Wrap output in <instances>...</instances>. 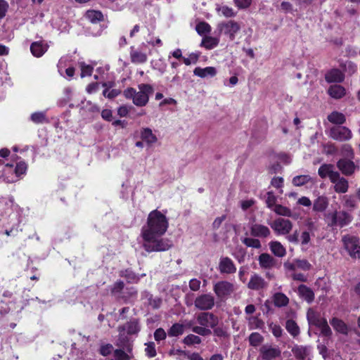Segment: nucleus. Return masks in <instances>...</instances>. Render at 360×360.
I'll list each match as a JSON object with an SVG mask.
<instances>
[{
	"label": "nucleus",
	"mask_w": 360,
	"mask_h": 360,
	"mask_svg": "<svg viewBox=\"0 0 360 360\" xmlns=\"http://www.w3.org/2000/svg\"><path fill=\"white\" fill-rule=\"evenodd\" d=\"M168 226V219L164 214L157 210L149 213L147 224L141 229L143 247L147 252L165 251L171 247L168 240L160 238Z\"/></svg>",
	"instance_id": "1"
},
{
	"label": "nucleus",
	"mask_w": 360,
	"mask_h": 360,
	"mask_svg": "<svg viewBox=\"0 0 360 360\" xmlns=\"http://www.w3.org/2000/svg\"><path fill=\"white\" fill-rule=\"evenodd\" d=\"M195 318L198 326H193V322L191 321L188 322L186 326L192 327L191 330L193 333L202 336L210 335L212 331L210 328H214L219 323L218 317L210 312H200L196 315Z\"/></svg>",
	"instance_id": "2"
},
{
	"label": "nucleus",
	"mask_w": 360,
	"mask_h": 360,
	"mask_svg": "<svg viewBox=\"0 0 360 360\" xmlns=\"http://www.w3.org/2000/svg\"><path fill=\"white\" fill-rule=\"evenodd\" d=\"M139 91L134 88H127L124 91V96L129 99H132L133 103L139 107L145 106L149 101V96L153 91L151 85L141 84L138 86Z\"/></svg>",
	"instance_id": "3"
},
{
	"label": "nucleus",
	"mask_w": 360,
	"mask_h": 360,
	"mask_svg": "<svg viewBox=\"0 0 360 360\" xmlns=\"http://www.w3.org/2000/svg\"><path fill=\"white\" fill-rule=\"evenodd\" d=\"M325 219L328 226L342 228L352 221L353 216L345 210H335L326 213Z\"/></svg>",
	"instance_id": "4"
},
{
	"label": "nucleus",
	"mask_w": 360,
	"mask_h": 360,
	"mask_svg": "<svg viewBox=\"0 0 360 360\" xmlns=\"http://www.w3.org/2000/svg\"><path fill=\"white\" fill-rule=\"evenodd\" d=\"M307 318L309 325L317 327L323 335L326 337L331 335L332 331L326 319L321 316L319 313L312 309H309L307 314Z\"/></svg>",
	"instance_id": "5"
},
{
	"label": "nucleus",
	"mask_w": 360,
	"mask_h": 360,
	"mask_svg": "<svg viewBox=\"0 0 360 360\" xmlns=\"http://www.w3.org/2000/svg\"><path fill=\"white\" fill-rule=\"evenodd\" d=\"M236 290L235 285L227 281H220L213 285V291L221 300L227 299Z\"/></svg>",
	"instance_id": "6"
},
{
	"label": "nucleus",
	"mask_w": 360,
	"mask_h": 360,
	"mask_svg": "<svg viewBox=\"0 0 360 360\" xmlns=\"http://www.w3.org/2000/svg\"><path fill=\"white\" fill-rule=\"evenodd\" d=\"M276 235L285 236L289 234L293 227L292 222L285 218L278 217L269 223Z\"/></svg>",
	"instance_id": "7"
},
{
	"label": "nucleus",
	"mask_w": 360,
	"mask_h": 360,
	"mask_svg": "<svg viewBox=\"0 0 360 360\" xmlns=\"http://www.w3.org/2000/svg\"><path fill=\"white\" fill-rule=\"evenodd\" d=\"M217 28L221 34L233 41L235 39L236 35L240 32L241 27L238 22L231 20L219 23Z\"/></svg>",
	"instance_id": "8"
},
{
	"label": "nucleus",
	"mask_w": 360,
	"mask_h": 360,
	"mask_svg": "<svg viewBox=\"0 0 360 360\" xmlns=\"http://www.w3.org/2000/svg\"><path fill=\"white\" fill-rule=\"evenodd\" d=\"M342 240L345 249L352 257L360 258V245L356 237L347 235L342 237Z\"/></svg>",
	"instance_id": "9"
},
{
	"label": "nucleus",
	"mask_w": 360,
	"mask_h": 360,
	"mask_svg": "<svg viewBox=\"0 0 360 360\" xmlns=\"http://www.w3.org/2000/svg\"><path fill=\"white\" fill-rule=\"evenodd\" d=\"M329 136L335 140L345 141L352 138V132L346 127L337 126L330 128Z\"/></svg>",
	"instance_id": "10"
},
{
	"label": "nucleus",
	"mask_w": 360,
	"mask_h": 360,
	"mask_svg": "<svg viewBox=\"0 0 360 360\" xmlns=\"http://www.w3.org/2000/svg\"><path fill=\"white\" fill-rule=\"evenodd\" d=\"M215 303L214 297L211 294H203L198 296L195 301V307L202 311L211 309Z\"/></svg>",
	"instance_id": "11"
},
{
	"label": "nucleus",
	"mask_w": 360,
	"mask_h": 360,
	"mask_svg": "<svg viewBox=\"0 0 360 360\" xmlns=\"http://www.w3.org/2000/svg\"><path fill=\"white\" fill-rule=\"evenodd\" d=\"M259 353L262 360H273L280 356L281 352L278 347L266 345L260 348Z\"/></svg>",
	"instance_id": "12"
},
{
	"label": "nucleus",
	"mask_w": 360,
	"mask_h": 360,
	"mask_svg": "<svg viewBox=\"0 0 360 360\" xmlns=\"http://www.w3.org/2000/svg\"><path fill=\"white\" fill-rule=\"evenodd\" d=\"M219 271L221 274H231L236 271V266L231 259L228 257H222L219 262Z\"/></svg>",
	"instance_id": "13"
},
{
	"label": "nucleus",
	"mask_w": 360,
	"mask_h": 360,
	"mask_svg": "<svg viewBox=\"0 0 360 360\" xmlns=\"http://www.w3.org/2000/svg\"><path fill=\"white\" fill-rule=\"evenodd\" d=\"M268 286L267 282L260 276L255 274L248 283V288L253 290H262Z\"/></svg>",
	"instance_id": "14"
},
{
	"label": "nucleus",
	"mask_w": 360,
	"mask_h": 360,
	"mask_svg": "<svg viewBox=\"0 0 360 360\" xmlns=\"http://www.w3.org/2000/svg\"><path fill=\"white\" fill-rule=\"evenodd\" d=\"M49 47L44 41H34L30 45V51L34 57L39 58L47 51Z\"/></svg>",
	"instance_id": "15"
},
{
	"label": "nucleus",
	"mask_w": 360,
	"mask_h": 360,
	"mask_svg": "<svg viewBox=\"0 0 360 360\" xmlns=\"http://www.w3.org/2000/svg\"><path fill=\"white\" fill-rule=\"evenodd\" d=\"M250 233L255 237L266 238L271 234V231L266 226L255 223L250 226Z\"/></svg>",
	"instance_id": "16"
},
{
	"label": "nucleus",
	"mask_w": 360,
	"mask_h": 360,
	"mask_svg": "<svg viewBox=\"0 0 360 360\" xmlns=\"http://www.w3.org/2000/svg\"><path fill=\"white\" fill-rule=\"evenodd\" d=\"M337 176L330 181L334 184V190L336 193H345L349 188L348 181L344 177H341L339 173Z\"/></svg>",
	"instance_id": "17"
},
{
	"label": "nucleus",
	"mask_w": 360,
	"mask_h": 360,
	"mask_svg": "<svg viewBox=\"0 0 360 360\" xmlns=\"http://www.w3.org/2000/svg\"><path fill=\"white\" fill-rule=\"evenodd\" d=\"M130 58L133 63L142 64L147 61L148 56L141 49H135L134 46H131L130 50Z\"/></svg>",
	"instance_id": "18"
},
{
	"label": "nucleus",
	"mask_w": 360,
	"mask_h": 360,
	"mask_svg": "<svg viewBox=\"0 0 360 360\" xmlns=\"http://www.w3.org/2000/svg\"><path fill=\"white\" fill-rule=\"evenodd\" d=\"M294 356L298 360H305L311 353V348L308 346L295 345L292 349Z\"/></svg>",
	"instance_id": "19"
},
{
	"label": "nucleus",
	"mask_w": 360,
	"mask_h": 360,
	"mask_svg": "<svg viewBox=\"0 0 360 360\" xmlns=\"http://www.w3.org/2000/svg\"><path fill=\"white\" fill-rule=\"evenodd\" d=\"M318 173L321 178L328 177L331 181L334 179L335 177L338 176L337 175L339 172L334 170L333 165L324 164L319 167Z\"/></svg>",
	"instance_id": "20"
},
{
	"label": "nucleus",
	"mask_w": 360,
	"mask_h": 360,
	"mask_svg": "<svg viewBox=\"0 0 360 360\" xmlns=\"http://www.w3.org/2000/svg\"><path fill=\"white\" fill-rule=\"evenodd\" d=\"M140 137L148 146H152L158 141L156 135L148 127H144L141 129Z\"/></svg>",
	"instance_id": "21"
},
{
	"label": "nucleus",
	"mask_w": 360,
	"mask_h": 360,
	"mask_svg": "<svg viewBox=\"0 0 360 360\" xmlns=\"http://www.w3.org/2000/svg\"><path fill=\"white\" fill-rule=\"evenodd\" d=\"M345 75L342 72L338 69H332L325 75V79L328 83H338L344 80Z\"/></svg>",
	"instance_id": "22"
},
{
	"label": "nucleus",
	"mask_w": 360,
	"mask_h": 360,
	"mask_svg": "<svg viewBox=\"0 0 360 360\" xmlns=\"http://www.w3.org/2000/svg\"><path fill=\"white\" fill-rule=\"evenodd\" d=\"M338 169L344 174L345 175H351L354 173L355 170V165L352 160H340L338 162Z\"/></svg>",
	"instance_id": "23"
},
{
	"label": "nucleus",
	"mask_w": 360,
	"mask_h": 360,
	"mask_svg": "<svg viewBox=\"0 0 360 360\" xmlns=\"http://www.w3.org/2000/svg\"><path fill=\"white\" fill-rule=\"evenodd\" d=\"M193 74L201 78L212 77L216 75L217 70L214 67H206L204 68L198 67L194 69Z\"/></svg>",
	"instance_id": "24"
},
{
	"label": "nucleus",
	"mask_w": 360,
	"mask_h": 360,
	"mask_svg": "<svg viewBox=\"0 0 360 360\" xmlns=\"http://www.w3.org/2000/svg\"><path fill=\"white\" fill-rule=\"evenodd\" d=\"M271 252L278 257H283L286 255L285 248L278 241H271L269 243Z\"/></svg>",
	"instance_id": "25"
},
{
	"label": "nucleus",
	"mask_w": 360,
	"mask_h": 360,
	"mask_svg": "<svg viewBox=\"0 0 360 360\" xmlns=\"http://www.w3.org/2000/svg\"><path fill=\"white\" fill-rule=\"evenodd\" d=\"M328 199L324 195L319 196L313 203V210L315 212H324L328 206Z\"/></svg>",
	"instance_id": "26"
},
{
	"label": "nucleus",
	"mask_w": 360,
	"mask_h": 360,
	"mask_svg": "<svg viewBox=\"0 0 360 360\" xmlns=\"http://www.w3.org/2000/svg\"><path fill=\"white\" fill-rule=\"evenodd\" d=\"M328 94L335 99H340L345 95L346 90L343 86L335 84L328 88Z\"/></svg>",
	"instance_id": "27"
},
{
	"label": "nucleus",
	"mask_w": 360,
	"mask_h": 360,
	"mask_svg": "<svg viewBox=\"0 0 360 360\" xmlns=\"http://www.w3.org/2000/svg\"><path fill=\"white\" fill-rule=\"evenodd\" d=\"M102 86L105 87V89L103 91V95L108 98H114L120 94V91L119 89H110L114 86L113 82H104L102 84Z\"/></svg>",
	"instance_id": "28"
},
{
	"label": "nucleus",
	"mask_w": 360,
	"mask_h": 360,
	"mask_svg": "<svg viewBox=\"0 0 360 360\" xmlns=\"http://www.w3.org/2000/svg\"><path fill=\"white\" fill-rule=\"evenodd\" d=\"M120 330L126 331L129 335H135L139 332L140 326L137 321L133 320L120 327Z\"/></svg>",
	"instance_id": "29"
},
{
	"label": "nucleus",
	"mask_w": 360,
	"mask_h": 360,
	"mask_svg": "<svg viewBox=\"0 0 360 360\" xmlns=\"http://www.w3.org/2000/svg\"><path fill=\"white\" fill-rule=\"evenodd\" d=\"M259 264L262 268L268 269L274 265V259L267 253H262L259 257Z\"/></svg>",
	"instance_id": "30"
},
{
	"label": "nucleus",
	"mask_w": 360,
	"mask_h": 360,
	"mask_svg": "<svg viewBox=\"0 0 360 360\" xmlns=\"http://www.w3.org/2000/svg\"><path fill=\"white\" fill-rule=\"evenodd\" d=\"M298 292L300 296L308 302H312L314 299L313 291L304 285H300L299 286Z\"/></svg>",
	"instance_id": "31"
},
{
	"label": "nucleus",
	"mask_w": 360,
	"mask_h": 360,
	"mask_svg": "<svg viewBox=\"0 0 360 360\" xmlns=\"http://www.w3.org/2000/svg\"><path fill=\"white\" fill-rule=\"evenodd\" d=\"M333 328L338 333L346 335L348 333L347 326L340 319L333 318L330 321Z\"/></svg>",
	"instance_id": "32"
},
{
	"label": "nucleus",
	"mask_w": 360,
	"mask_h": 360,
	"mask_svg": "<svg viewBox=\"0 0 360 360\" xmlns=\"http://www.w3.org/2000/svg\"><path fill=\"white\" fill-rule=\"evenodd\" d=\"M328 120L330 122L335 124H342L346 121L345 116L338 111H334L328 115Z\"/></svg>",
	"instance_id": "33"
},
{
	"label": "nucleus",
	"mask_w": 360,
	"mask_h": 360,
	"mask_svg": "<svg viewBox=\"0 0 360 360\" xmlns=\"http://www.w3.org/2000/svg\"><path fill=\"white\" fill-rule=\"evenodd\" d=\"M85 17L92 23H97L103 20V15L101 11L94 10L88 11L85 14Z\"/></svg>",
	"instance_id": "34"
},
{
	"label": "nucleus",
	"mask_w": 360,
	"mask_h": 360,
	"mask_svg": "<svg viewBox=\"0 0 360 360\" xmlns=\"http://www.w3.org/2000/svg\"><path fill=\"white\" fill-rule=\"evenodd\" d=\"M311 181V177L307 174L296 176L292 180V183L295 186H302Z\"/></svg>",
	"instance_id": "35"
},
{
	"label": "nucleus",
	"mask_w": 360,
	"mask_h": 360,
	"mask_svg": "<svg viewBox=\"0 0 360 360\" xmlns=\"http://www.w3.org/2000/svg\"><path fill=\"white\" fill-rule=\"evenodd\" d=\"M216 11L219 14L222 15L226 18H232L235 17L236 13L233 11V9L227 6H219L217 5L216 8Z\"/></svg>",
	"instance_id": "36"
},
{
	"label": "nucleus",
	"mask_w": 360,
	"mask_h": 360,
	"mask_svg": "<svg viewBox=\"0 0 360 360\" xmlns=\"http://www.w3.org/2000/svg\"><path fill=\"white\" fill-rule=\"evenodd\" d=\"M288 297L283 293L277 292L274 295V303L277 307H285L288 304Z\"/></svg>",
	"instance_id": "37"
},
{
	"label": "nucleus",
	"mask_w": 360,
	"mask_h": 360,
	"mask_svg": "<svg viewBox=\"0 0 360 360\" xmlns=\"http://www.w3.org/2000/svg\"><path fill=\"white\" fill-rule=\"evenodd\" d=\"M287 331L294 338L300 334V328L293 320L289 319L285 323Z\"/></svg>",
	"instance_id": "38"
},
{
	"label": "nucleus",
	"mask_w": 360,
	"mask_h": 360,
	"mask_svg": "<svg viewBox=\"0 0 360 360\" xmlns=\"http://www.w3.org/2000/svg\"><path fill=\"white\" fill-rule=\"evenodd\" d=\"M185 326L181 323H174L168 330V335L170 337H177L184 332Z\"/></svg>",
	"instance_id": "39"
},
{
	"label": "nucleus",
	"mask_w": 360,
	"mask_h": 360,
	"mask_svg": "<svg viewBox=\"0 0 360 360\" xmlns=\"http://www.w3.org/2000/svg\"><path fill=\"white\" fill-rule=\"evenodd\" d=\"M78 65L81 70V77H85L91 75L94 70V65L86 64L83 61L79 62Z\"/></svg>",
	"instance_id": "40"
},
{
	"label": "nucleus",
	"mask_w": 360,
	"mask_h": 360,
	"mask_svg": "<svg viewBox=\"0 0 360 360\" xmlns=\"http://www.w3.org/2000/svg\"><path fill=\"white\" fill-rule=\"evenodd\" d=\"M218 44V39L212 37H205L203 38L201 45L207 49H212L216 47Z\"/></svg>",
	"instance_id": "41"
},
{
	"label": "nucleus",
	"mask_w": 360,
	"mask_h": 360,
	"mask_svg": "<svg viewBox=\"0 0 360 360\" xmlns=\"http://www.w3.org/2000/svg\"><path fill=\"white\" fill-rule=\"evenodd\" d=\"M249 328L251 330L262 328L264 322L257 316H250L247 319Z\"/></svg>",
	"instance_id": "42"
},
{
	"label": "nucleus",
	"mask_w": 360,
	"mask_h": 360,
	"mask_svg": "<svg viewBox=\"0 0 360 360\" xmlns=\"http://www.w3.org/2000/svg\"><path fill=\"white\" fill-rule=\"evenodd\" d=\"M273 211L280 216L288 217L292 216V213L290 209L281 205H275V207L273 208Z\"/></svg>",
	"instance_id": "43"
},
{
	"label": "nucleus",
	"mask_w": 360,
	"mask_h": 360,
	"mask_svg": "<svg viewBox=\"0 0 360 360\" xmlns=\"http://www.w3.org/2000/svg\"><path fill=\"white\" fill-rule=\"evenodd\" d=\"M201 342V338L193 334L188 335L183 340V342L186 345H199Z\"/></svg>",
	"instance_id": "44"
},
{
	"label": "nucleus",
	"mask_w": 360,
	"mask_h": 360,
	"mask_svg": "<svg viewBox=\"0 0 360 360\" xmlns=\"http://www.w3.org/2000/svg\"><path fill=\"white\" fill-rule=\"evenodd\" d=\"M264 341V338L258 333H252L249 336V342L253 347H257Z\"/></svg>",
	"instance_id": "45"
},
{
	"label": "nucleus",
	"mask_w": 360,
	"mask_h": 360,
	"mask_svg": "<svg viewBox=\"0 0 360 360\" xmlns=\"http://www.w3.org/2000/svg\"><path fill=\"white\" fill-rule=\"evenodd\" d=\"M30 120L35 124H41L47 121L44 112H36L31 115Z\"/></svg>",
	"instance_id": "46"
},
{
	"label": "nucleus",
	"mask_w": 360,
	"mask_h": 360,
	"mask_svg": "<svg viewBox=\"0 0 360 360\" xmlns=\"http://www.w3.org/2000/svg\"><path fill=\"white\" fill-rule=\"evenodd\" d=\"M195 29H196L197 32L200 35H203V34L210 33L211 31L210 25L207 22H199L196 25Z\"/></svg>",
	"instance_id": "47"
},
{
	"label": "nucleus",
	"mask_w": 360,
	"mask_h": 360,
	"mask_svg": "<svg viewBox=\"0 0 360 360\" xmlns=\"http://www.w3.org/2000/svg\"><path fill=\"white\" fill-rule=\"evenodd\" d=\"M242 242L248 247L254 248H260L261 243L258 239L246 237L242 240Z\"/></svg>",
	"instance_id": "48"
},
{
	"label": "nucleus",
	"mask_w": 360,
	"mask_h": 360,
	"mask_svg": "<svg viewBox=\"0 0 360 360\" xmlns=\"http://www.w3.org/2000/svg\"><path fill=\"white\" fill-rule=\"evenodd\" d=\"M295 266L296 269H302L304 271H307L310 269L311 264L306 259H296L295 260Z\"/></svg>",
	"instance_id": "49"
},
{
	"label": "nucleus",
	"mask_w": 360,
	"mask_h": 360,
	"mask_svg": "<svg viewBox=\"0 0 360 360\" xmlns=\"http://www.w3.org/2000/svg\"><path fill=\"white\" fill-rule=\"evenodd\" d=\"M276 197L271 192H268L266 193V204L269 208H271L273 210V208L275 207V205H277L276 204Z\"/></svg>",
	"instance_id": "50"
},
{
	"label": "nucleus",
	"mask_w": 360,
	"mask_h": 360,
	"mask_svg": "<svg viewBox=\"0 0 360 360\" xmlns=\"http://www.w3.org/2000/svg\"><path fill=\"white\" fill-rule=\"evenodd\" d=\"M145 352L148 357H154L156 355V350L154 342H150L146 343Z\"/></svg>",
	"instance_id": "51"
},
{
	"label": "nucleus",
	"mask_w": 360,
	"mask_h": 360,
	"mask_svg": "<svg viewBox=\"0 0 360 360\" xmlns=\"http://www.w3.org/2000/svg\"><path fill=\"white\" fill-rule=\"evenodd\" d=\"M269 326L271 333L275 337L279 338L282 335L283 330L280 326L274 323H270Z\"/></svg>",
	"instance_id": "52"
},
{
	"label": "nucleus",
	"mask_w": 360,
	"mask_h": 360,
	"mask_svg": "<svg viewBox=\"0 0 360 360\" xmlns=\"http://www.w3.org/2000/svg\"><path fill=\"white\" fill-rule=\"evenodd\" d=\"M27 171V165L24 162H20L17 164L15 169V173L17 176H19L22 174H24Z\"/></svg>",
	"instance_id": "53"
},
{
	"label": "nucleus",
	"mask_w": 360,
	"mask_h": 360,
	"mask_svg": "<svg viewBox=\"0 0 360 360\" xmlns=\"http://www.w3.org/2000/svg\"><path fill=\"white\" fill-rule=\"evenodd\" d=\"M199 58V54L192 53L188 58H183V61L186 65H190L192 63H195Z\"/></svg>",
	"instance_id": "54"
},
{
	"label": "nucleus",
	"mask_w": 360,
	"mask_h": 360,
	"mask_svg": "<svg viewBox=\"0 0 360 360\" xmlns=\"http://www.w3.org/2000/svg\"><path fill=\"white\" fill-rule=\"evenodd\" d=\"M311 240V234L309 231H304L300 236V241L302 245H307Z\"/></svg>",
	"instance_id": "55"
},
{
	"label": "nucleus",
	"mask_w": 360,
	"mask_h": 360,
	"mask_svg": "<svg viewBox=\"0 0 360 360\" xmlns=\"http://www.w3.org/2000/svg\"><path fill=\"white\" fill-rule=\"evenodd\" d=\"M109 6L114 11H121L124 8L123 0H112Z\"/></svg>",
	"instance_id": "56"
},
{
	"label": "nucleus",
	"mask_w": 360,
	"mask_h": 360,
	"mask_svg": "<svg viewBox=\"0 0 360 360\" xmlns=\"http://www.w3.org/2000/svg\"><path fill=\"white\" fill-rule=\"evenodd\" d=\"M213 329L214 335L219 338H226L229 336L226 329L223 327H214Z\"/></svg>",
	"instance_id": "57"
},
{
	"label": "nucleus",
	"mask_w": 360,
	"mask_h": 360,
	"mask_svg": "<svg viewBox=\"0 0 360 360\" xmlns=\"http://www.w3.org/2000/svg\"><path fill=\"white\" fill-rule=\"evenodd\" d=\"M167 334L164 329L158 328L154 333V338L156 341L163 340L166 338Z\"/></svg>",
	"instance_id": "58"
},
{
	"label": "nucleus",
	"mask_w": 360,
	"mask_h": 360,
	"mask_svg": "<svg viewBox=\"0 0 360 360\" xmlns=\"http://www.w3.org/2000/svg\"><path fill=\"white\" fill-rule=\"evenodd\" d=\"M342 152L344 155L352 158L354 157V152L352 146L349 144H345L342 148Z\"/></svg>",
	"instance_id": "59"
},
{
	"label": "nucleus",
	"mask_w": 360,
	"mask_h": 360,
	"mask_svg": "<svg viewBox=\"0 0 360 360\" xmlns=\"http://www.w3.org/2000/svg\"><path fill=\"white\" fill-rule=\"evenodd\" d=\"M235 4L239 8L243 9L248 8L252 2V0H233Z\"/></svg>",
	"instance_id": "60"
},
{
	"label": "nucleus",
	"mask_w": 360,
	"mask_h": 360,
	"mask_svg": "<svg viewBox=\"0 0 360 360\" xmlns=\"http://www.w3.org/2000/svg\"><path fill=\"white\" fill-rule=\"evenodd\" d=\"M345 202L344 205L347 207L350 208L351 210H353L356 207V202L355 200L351 197L349 196H345Z\"/></svg>",
	"instance_id": "61"
},
{
	"label": "nucleus",
	"mask_w": 360,
	"mask_h": 360,
	"mask_svg": "<svg viewBox=\"0 0 360 360\" xmlns=\"http://www.w3.org/2000/svg\"><path fill=\"white\" fill-rule=\"evenodd\" d=\"M8 7V4L5 0H0V18L5 16Z\"/></svg>",
	"instance_id": "62"
},
{
	"label": "nucleus",
	"mask_w": 360,
	"mask_h": 360,
	"mask_svg": "<svg viewBox=\"0 0 360 360\" xmlns=\"http://www.w3.org/2000/svg\"><path fill=\"white\" fill-rule=\"evenodd\" d=\"M112 349H113V347H112V345L107 344V345H103L101 347L100 352H101V354L103 356H108L109 354L111 353Z\"/></svg>",
	"instance_id": "63"
},
{
	"label": "nucleus",
	"mask_w": 360,
	"mask_h": 360,
	"mask_svg": "<svg viewBox=\"0 0 360 360\" xmlns=\"http://www.w3.org/2000/svg\"><path fill=\"white\" fill-rule=\"evenodd\" d=\"M271 184L275 188H281L283 186V179L282 177L276 176L272 179Z\"/></svg>",
	"instance_id": "64"
}]
</instances>
